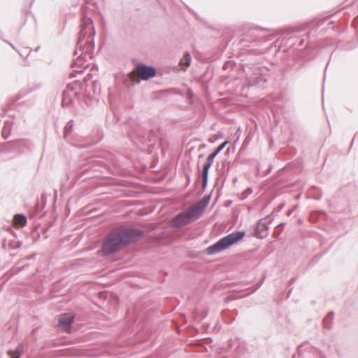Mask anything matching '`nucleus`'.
<instances>
[{
  "label": "nucleus",
  "mask_w": 358,
  "mask_h": 358,
  "mask_svg": "<svg viewBox=\"0 0 358 358\" xmlns=\"http://www.w3.org/2000/svg\"><path fill=\"white\" fill-rule=\"evenodd\" d=\"M129 135H130V136L134 135V136H140V134H136V131H133V130L129 133Z\"/></svg>",
  "instance_id": "nucleus-18"
},
{
  "label": "nucleus",
  "mask_w": 358,
  "mask_h": 358,
  "mask_svg": "<svg viewBox=\"0 0 358 358\" xmlns=\"http://www.w3.org/2000/svg\"><path fill=\"white\" fill-rule=\"evenodd\" d=\"M268 226L266 223L258 222L257 224V231H262L264 230H266L268 229Z\"/></svg>",
  "instance_id": "nucleus-17"
},
{
  "label": "nucleus",
  "mask_w": 358,
  "mask_h": 358,
  "mask_svg": "<svg viewBox=\"0 0 358 358\" xmlns=\"http://www.w3.org/2000/svg\"><path fill=\"white\" fill-rule=\"evenodd\" d=\"M301 348H302V346H299V347L298 348V352H299L301 351Z\"/></svg>",
  "instance_id": "nucleus-20"
},
{
  "label": "nucleus",
  "mask_w": 358,
  "mask_h": 358,
  "mask_svg": "<svg viewBox=\"0 0 358 358\" xmlns=\"http://www.w3.org/2000/svg\"><path fill=\"white\" fill-rule=\"evenodd\" d=\"M231 343H232V340L231 339L229 340V345L230 347H231Z\"/></svg>",
  "instance_id": "nucleus-19"
},
{
  "label": "nucleus",
  "mask_w": 358,
  "mask_h": 358,
  "mask_svg": "<svg viewBox=\"0 0 358 358\" xmlns=\"http://www.w3.org/2000/svg\"><path fill=\"white\" fill-rule=\"evenodd\" d=\"M202 214V209L198 206H192L185 211L181 212L173 217L171 226L181 227L197 220Z\"/></svg>",
  "instance_id": "nucleus-4"
},
{
  "label": "nucleus",
  "mask_w": 358,
  "mask_h": 358,
  "mask_svg": "<svg viewBox=\"0 0 358 358\" xmlns=\"http://www.w3.org/2000/svg\"><path fill=\"white\" fill-rule=\"evenodd\" d=\"M73 127V120H70L64 127V137H66L69 134H70L71 132Z\"/></svg>",
  "instance_id": "nucleus-15"
},
{
  "label": "nucleus",
  "mask_w": 358,
  "mask_h": 358,
  "mask_svg": "<svg viewBox=\"0 0 358 358\" xmlns=\"http://www.w3.org/2000/svg\"><path fill=\"white\" fill-rule=\"evenodd\" d=\"M95 31L93 22L90 18H85L80 25L79 37L77 42V48L74 55L80 53L73 59L71 67L73 71L82 73L87 67L89 62L87 59L90 58V54L94 48V36Z\"/></svg>",
  "instance_id": "nucleus-1"
},
{
  "label": "nucleus",
  "mask_w": 358,
  "mask_h": 358,
  "mask_svg": "<svg viewBox=\"0 0 358 358\" xmlns=\"http://www.w3.org/2000/svg\"><path fill=\"white\" fill-rule=\"evenodd\" d=\"M227 65V63H225L224 65V68L225 69L226 68V66Z\"/></svg>",
  "instance_id": "nucleus-21"
},
{
  "label": "nucleus",
  "mask_w": 358,
  "mask_h": 358,
  "mask_svg": "<svg viewBox=\"0 0 358 358\" xmlns=\"http://www.w3.org/2000/svg\"><path fill=\"white\" fill-rule=\"evenodd\" d=\"M228 143L229 141H224L211 154H210L209 156L215 159V157L224 148Z\"/></svg>",
  "instance_id": "nucleus-14"
},
{
  "label": "nucleus",
  "mask_w": 358,
  "mask_h": 358,
  "mask_svg": "<svg viewBox=\"0 0 358 358\" xmlns=\"http://www.w3.org/2000/svg\"><path fill=\"white\" fill-rule=\"evenodd\" d=\"M245 236L244 231H236L231 233L206 249L207 254L214 255L222 252L233 244L241 240Z\"/></svg>",
  "instance_id": "nucleus-3"
},
{
  "label": "nucleus",
  "mask_w": 358,
  "mask_h": 358,
  "mask_svg": "<svg viewBox=\"0 0 358 358\" xmlns=\"http://www.w3.org/2000/svg\"><path fill=\"white\" fill-rule=\"evenodd\" d=\"M155 75L156 70L154 67L140 63L136 66L129 76L132 82L140 83L141 80H148Z\"/></svg>",
  "instance_id": "nucleus-5"
},
{
  "label": "nucleus",
  "mask_w": 358,
  "mask_h": 358,
  "mask_svg": "<svg viewBox=\"0 0 358 358\" xmlns=\"http://www.w3.org/2000/svg\"><path fill=\"white\" fill-rule=\"evenodd\" d=\"M24 351V346L22 344H19L15 350H9L8 355L10 358H20Z\"/></svg>",
  "instance_id": "nucleus-9"
},
{
  "label": "nucleus",
  "mask_w": 358,
  "mask_h": 358,
  "mask_svg": "<svg viewBox=\"0 0 358 358\" xmlns=\"http://www.w3.org/2000/svg\"><path fill=\"white\" fill-rule=\"evenodd\" d=\"M143 231L136 228L118 229L110 232L102 245L103 252L108 255L118 251L122 246L137 241Z\"/></svg>",
  "instance_id": "nucleus-2"
},
{
  "label": "nucleus",
  "mask_w": 358,
  "mask_h": 358,
  "mask_svg": "<svg viewBox=\"0 0 358 358\" xmlns=\"http://www.w3.org/2000/svg\"><path fill=\"white\" fill-rule=\"evenodd\" d=\"M209 199H210L209 196L206 197L203 199V201L197 203L196 204L194 205L193 206H198L199 208L202 209V211H203V209L205 208V207L206 206V205L208 204Z\"/></svg>",
  "instance_id": "nucleus-16"
},
{
  "label": "nucleus",
  "mask_w": 358,
  "mask_h": 358,
  "mask_svg": "<svg viewBox=\"0 0 358 358\" xmlns=\"http://www.w3.org/2000/svg\"><path fill=\"white\" fill-rule=\"evenodd\" d=\"M244 71H245V76L249 85H261L266 82V77L264 73L266 71L265 69H262L259 66L253 65L252 66H246L244 68Z\"/></svg>",
  "instance_id": "nucleus-6"
},
{
  "label": "nucleus",
  "mask_w": 358,
  "mask_h": 358,
  "mask_svg": "<svg viewBox=\"0 0 358 358\" xmlns=\"http://www.w3.org/2000/svg\"><path fill=\"white\" fill-rule=\"evenodd\" d=\"M213 162H214V159L208 155L206 159V162L203 166L202 182H203V187L206 186V185H207L208 178V171H209V169L210 168V166H212Z\"/></svg>",
  "instance_id": "nucleus-7"
},
{
  "label": "nucleus",
  "mask_w": 358,
  "mask_h": 358,
  "mask_svg": "<svg viewBox=\"0 0 358 358\" xmlns=\"http://www.w3.org/2000/svg\"><path fill=\"white\" fill-rule=\"evenodd\" d=\"M192 61V57L188 52H186L180 61V64L185 68L188 67Z\"/></svg>",
  "instance_id": "nucleus-13"
},
{
  "label": "nucleus",
  "mask_w": 358,
  "mask_h": 358,
  "mask_svg": "<svg viewBox=\"0 0 358 358\" xmlns=\"http://www.w3.org/2000/svg\"><path fill=\"white\" fill-rule=\"evenodd\" d=\"M73 322V318L71 315L67 314L61 315L59 318L58 325L61 329L64 330L69 329L71 324Z\"/></svg>",
  "instance_id": "nucleus-8"
},
{
  "label": "nucleus",
  "mask_w": 358,
  "mask_h": 358,
  "mask_svg": "<svg viewBox=\"0 0 358 358\" xmlns=\"http://www.w3.org/2000/svg\"><path fill=\"white\" fill-rule=\"evenodd\" d=\"M201 157H203V155H200L199 156V158H201Z\"/></svg>",
  "instance_id": "nucleus-22"
},
{
  "label": "nucleus",
  "mask_w": 358,
  "mask_h": 358,
  "mask_svg": "<svg viewBox=\"0 0 358 358\" xmlns=\"http://www.w3.org/2000/svg\"><path fill=\"white\" fill-rule=\"evenodd\" d=\"M71 94H73V95H76V92H73V87L70 84H69L66 86V89L63 92V96H64V98H63V103H64L66 99H68V98L70 100L71 99Z\"/></svg>",
  "instance_id": "nucleus-11"
},
{
  "label": "nucleus",
  "mask_w": 358,
  "mask_h": 358,
  "mask_svg": "<svg viewBox=\"0 0 358 358\" xmlns=\"http://www.w3.org/2000/svg\"><path fill=\"white\" fill-rule=\"evenodd\" d=\"M334 318V313L330 312L327 317L323 320V326L325 329H331L332 326V321Z\"/></svg>",
  "instance_id": "nucleus-12"
},
{
  "label": "nucleus",
  "mask_w": 358,
  "mask_h": 358,
  "mask_svg": "<svg viewBox=\"0 0 358 358\" xmlns=\"http://www.w3.org/2000/svg\"><path fill=\"white\" fill-rule=\"evenodd\" d=\"M15 224L17 227H22L27 224V217L21 214H18L14 217Z\"/></svg>",
  "instance_id": "nucleus-10"
}]
</instances>
